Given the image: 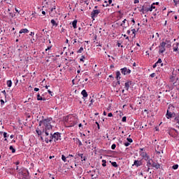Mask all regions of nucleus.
<instances>
[{
  "mask_svg": "<svg viewBox=\"0 0 179 179\" xmlns=\"http://www.w3.org/2000/svg\"><path fill=\"white\" fill-rule=\"evenodd\" d=\"M142 164H143L142 159H137L134 160L133 166H136V167H140V166H142Z\"/></svg>",
  "mask_w": 179,
  "mask_h": 179,
  "instance_id": "13",
  "label": "nucleus"
},
{
  "mask_svg": "<svg viewBox=\"0 0 179 179\" xmlns=\"http://www.w3.org/2000/svg\"><path fill=\"white\" fill-rule=\"evenodd\" d=\"M43 136H45V143H50V142H52V131H50V133H49L48 136L46 134H45Z\"/></svg>",
  "mask_w": 179,
  "mask_h": 179,
  "instance_id": "6",
  "label": "nucleus"
},
{
  "mask_svg": "<svg viewBox=\"0 0 179 179\" xmlns=\"http://www.w3.org/2000/svg\"><path fill=\"white\" fill-rule=\"evenodd\" d=\"M99 13H101V11L100 10H94L91 13V17L93 19L94 17H97L99 15Z\"/></svg>",
  "mask_w": 179,
  "mask_h": 179,
  "instance_id": "11",
  "label": "nucleus"
},
{
  "mask_svg": "<svg viewBox=\"0 0 179 179\" xmlns=\"http://www.w3.org/2000/svg\"><path fill=\"white\" fill-rule=\"evenodd\" d=\"M134 3H139V0H134Z\"/></svg>",
  "mask_w": 179,
  "mask_h": 179,
  "instance_id": "61",
  "label": "nucleus"
},
{
  "mask_svg": "<svg viewBox=\"0 0 179 179\" xmlns=\"http://www.w3.org/2000/svg\"><path fill=\"white\" fill-rule=\"evenodd\" d=\"M66 121H67L69 127H75L76 124H78V118L75 117V116L72 115H69L66 118Z\"/></svg>",
  "mask_w": 179,
  "mask_h": 179,
  "instance_id": "4",
  "label": "nucleus"
},
{
  "mask_svg": "<svg viewBox=\"0 0 179 179\" xmlns=\"http://www.w3.org/2000/svg\"><path fill=\"white\" fill-rule=\"evenodd\" d=\"M8 136H9V135H8V133L4 132L3 133V138H8Z\"/></svg>",
  "mask_w": 179,
  "mask_h": 179,
  "instance_id": "45",
  "label": "nucleus"
},
{
  "mask_svg": "<svg viewBox=\"0 0 179 179\" xmlns=\"http://www.w3.org/2000/svg\"><path fill=\"white\" fill-rule=\"evenodd\" d=\"M36 99H37V100L39 101H45V98H43V97L40 95V94H37Z\"/></svg>",
  "mask_w": 179,
  "mask_h": 179,
  "instance_id": "18",
  "label": "nucleus"
},
{
  "mask_svg": "<svg viewBox=\"0 0 179 179\" xmlns=\"http://www.w3.org/2000/svg\"><path fill=\"white\" fill-rule=\"evenodd\" d=\"M7 86L8 87H12V80H7Z\"/></svg>",
  "mask_w": 179,
  "mask_h": 179,
  "instance_id": "26",
  "label": "nucleus"
},
{
  "mask_svg": "<svg viewBox=\"0 0 179 179\" xmlns=\"http://www.w3.org/2000/svg\"><path fill=\"white\" fill-rule=\"evenodd\" d=\"M143 13H146L148 10V7L143 6Z\"/></svg>",
  "mask_w": 179,
  "mask_h": 179,
  "instance_id": "31",
  "label": "nucleus"
},
{
  "mask_svg": "<svg viewBox=\"0 0 179 179\" xmlns=\"http://www.w3.org/2000/svg\"><path fill=\"white\" fill-rule=\"evenodd\" d=\"M77 24H78V20H75L74 21H73L72 22V26L73 27V29H77Z\"/></svg>",
  "mask_w": 179,
  "mask_h": 179,
  "instance_id": "22",
  "label": "nucleus"
},
{
  "mask_svg": "<svg viewBox=\"0 0 179 179\" xmlns=\"http://www.w3.org/2000/svg\"><path fill=\"white\" fill-rule=\"evenodd\" d=\"M4 96H6V91L3 90L1 92Z\"/></svg>",
  "mask_w": 179,
  "mask_h": 179,
  "instance_id": "58",
  "label": "nucleus"
},
{
  "mask_svg": "<svg viewBox=\"0 0 179 179\" xmlns=\"http://www.w3.org/2000/svg\"><path fill=\"white\" fill-rule=\"evenodd\" d=\"M173 51L176 52L178 51V43H176L173 45Z\"/></svg>",
  "mask_w": 179,
  "mask_h": 179,
  "instance_id": "17",
  "label": "nucleus"
},
{
  "mask_svg": "<svg viewBox=\"0 0 179 179\" xmlns=\"http://www.w3.org/2000/svg\"><path fill=\"white\" fill-rule=\"evenodd\" d=\"M116 79L117 80L121 79V73L120 71H116Z\"/></svg>",
  "mask_w": 179,
  "mask_h": 179,
  "instance_id": "20",
  "label": "nucleus"
},
{
  "mask_svg": "<svg viewBox=\"0 0 179 179\" xmlns=\"http://www.w3.org/2000/svg\"><path fill=\"white\" fill-rule=\"evenodd\" d=\"M157 66H158V64H157V63H155V64H153V66H152V68H156Z\"/></svg>",
  "mask_w": 179,
  "mask_h": 179,
  "instance_id": "54",
  "label": "nucleus"
},
{
  "mask_svg": "<svg viewBox=\"0 0 179 179\" xmlns=\"http://www.w3.org/2000/svg\"><path fill=\"white\" fill-rule=\"evenodd\" d=\"M50 48H52V46H48L46 49L45 51H48Z\"/></svg>",
  "mask_w": 179,
  "mask_h": 179,
  "instance_id": "52",
  "label": "nucleus"
},
{
  "mask_svg": "<svg viewBox=\"0 0 179 179\" xmlns=\"http://www.w3.org/2000/svg\"><path fill=\"white\" fill-rule=\"evenodd\" d=\"M143 150H145V148H140V152H145Z\"/></svg>",
  "mask_w": 179,
  "mask_h": 179,
  "instance_id": "63",
  "label": "nucleus"
},
{
  "mask_svg": "<svg viewBox=\"0 0 179 179\" xmlns=\"http://www.w3.org/2000/svg\"><path fill=\"white\" fill-rule=\"evenodd\" d=\"M122 122H127V117L124 116L122 119Z\"/></svg>",
  "mask_w": 179,
  "mask_h": 179,
  "instance_id": "43",
  "label": "nucleus"
},
{
  "mask_svg": "<svg viewBox=\"0 0 179 179\" xmlns=\"http://www.w3.org/2000/svg\"><path fill=\"white\" fill-rule=\"evenodd\" d=\"M111 165H112L113 167H118V164H117L116 162H111Z\"/></svg>",
  "mask_w": 179,
  "mask_h": 179,
  "instance_id": "32",
  "label": "nucleus"
},
{
  "mask_svg": "<svg viewBox=\"0 0 179 179\" xmlns=\"http://www.w3.org/2000/svg\"><path fill=\"white\" fill-rule=\"evenodd\" d=\"M152 167H154L157 170H159V169H160V164L157 162H152Z\"/></svg>",
  "mask_w": 179,
  "mask_h": 179,
  "instance_id": "15",
  "label": "nucleus"
},
{
  "mask_svg": "<svg viewBox=\"0 0 179 179\" xmlns=\"http://www.w3.org/2000/svg\"><path fill=\"white\" fill-rule=\"evenodd\" d=\"M171 45L169 44V41H162L158 46L159 54H163L166 51V48H170Z\"/></svg>",
  "mask_w": 179,
  "mask_h": 179,
  "instance_id": "3",
  "label": "nucleus"
},
{
  "mask_svg": "<svg viewBox=\"0 0 179 179\" xmlns=\"http://www.w3.org/2000/svg\"><path fill=\"white\" fill-rule=\"evenodd\" d=\"M15 12L17 13V16H19V14H20V10L15 8Z\"/></svg>",
  "mask_w": 179,
  "mask_h": 179,
  "instance_id": "42",
  "label": "nucleus"
},
{
  "mask_svg": "<svg viewBox=\"0 0 179 179\" xmlns=\"http://www.w3.org/2000/svg\"><path fill=\"white\" fill-rule=\"evenodd\" d=\"M17 178L19 179H29L30 173H29V171L26 169H20L17 174Z\"/></svg>",
  "mask_w": 179,
  "mask_h": 179,
  "instance_id": "2",
  "label": "nucleus"
},
{
  "mask_svg": "<svg viewBox=\"0 0 179 179\" xmlns=\"http://www.w3.org/2000/svg\"><path fill=\"white\" fill-rule=\"evenodd\" d=\"M50 23L52 26H55V27H57L58 26V23H57V21H55V20H51Z\"/></svg>",
  "mask_w": 179,
  "mask_h": 179,
  "instance_id": "21",
  "label": "nucleus"
},
{
  "mask_svg": "<svg viewBox=\"0 0 179 179\" xmlns=\"http://www.w3.org/2000/svg\"><path fill=\"white\" fill-rule=\"evenodd\" d=\"M78 54H82L83 52V47H80V49L77 51Z\"/></svg>",
  "mask_w": 179,
  "mask_h": 179,
  "instance_id": "30",
  "label": "nucleus"
},
{
  "mask_svg": "<svg viewBox=\"0 0 179 179\" xmlns=\"http://www.w3.org/2000/svg\"><path fill=\"white\" fill-rule=\"evenodd\" d=\"M8 13H9L10 17H11L12 19H13V17L16 16V13H13L12 12H9Z\"/></svg>",
  "mask_w": 179,
  "mask_h": 179,
  "instance_id": "25",
  "label": "nucleus"
},
{
  "mask_svg": "<svg viewBox=\"0 0 179 179\" xmlns=\"http://www.w3.org/2000/svg\"><path fill=\"white\" fill-rule=\"evenodd\" d=\"M124 37L126 38V40H128V41H129V37L127 36V35H123Z\"/></svg>",
  "mask_w": 179,
  "mask_h": 179,
  "instance_id": "56",
  "label": "nucleus"
},
{
  "mask_svg": "<svg viewBox=\"0 0 179 179\" xmlns=\"http://www.w3.org/2000/svg\"><path fill=\"white\" fill-rule=\"evenodd\" d=\"M78 127H79V128H82V129H83V125L82 124V123H80L78 124Z\"/></svg>",
  "mask_w": 179,
  "mask_h": 179,
  "instance_id": "53",
  "label": "nucleus"
},
{
  "mask_svg": "<svg viewBox=\"0 0 179 179\" xmlns=\"http://www.w3.org/2000/svg\"><path fill=\"white\" fill-rule=\"evenodd\" d=\"M14 164L15 166H19V164H20V162L19 161H17V162H15Z\"/></svg>",
  "mask_w": 179,
  "mask_h": 179,
  "instance_id": "51",
  "label": "nucleus"
},
{
  "mask_svg": "<svg viewBox=\"0 0 179 179\" xmlns=\"http://www.w3.org/2000/svg\"><path fill=\"white\" fill-rule=\"evenodd\" d=\"M10 150H11L12 153H15L16 150L13 148V146L10 145L9 147Z\"/></svg>",
  "mask_w": 179,
  "mask_h": 179,
  "instance_id": "28",
  "label": "nucleus"
},
{
  "mask_svg": "<svg viewBox=\"0 0 179 179\" xmlns=\"http://www.w3.org/2000/svg\"><path fill=\"white\" fill-rule=\"evenodd\" d=\"M108 117H113V113H109L108 114Z\"/></svg>",
  "mask_w": 179,
  "mask_h": 179,
  "instance_id": "59",
  "label": "nucleus"
},
{
  "mask_svg": "<svg viewBox=\"0 0 179 179\" xmlns=\"http://www.w3.org/2000/svg\"><path fill=\"white\" fill-rule=\"evenodd\" d=\"M173 110H174V106L169 104L166 114V117L167 120H170V118H174V117H176L175 113L170 112V110L173 111Z\"/></svg>",
  "mask_w": 179,
  "mask_h": 179,
  "instance_id": "5",
  "label": "nucleus"
},
{
  "mask_svg": "<svg viewBox=\"0 0 179 179\" xmlns=\"http://www.w3.org/2000/svg\"><path fill=\"white\" fill-rule=\"evenodd\" d=\"M48 92L49 93V94H50V96H52V92L51 90H48Z\"/></svg>",
  "mask_w": 179,
  "mask_h": 179,
  "instance_id": "55",
  "label": "nucleus"
},
{
  "mask_svg": "<svg viewBox=\"0 0 179 179\" xmlns=\"http://www.w3.org/2000/svg\"><path fill=\"white\" fill-rule=\"evenodd\" d=\"M124 146L128 147L129 146L130 143L129 142L124 143Z\"/></svg>",
  "mask_w": 179,
  "mask_h": 179,
  "instance_id": "48",
  "label": "nucleus"
},
{
  "mask_svg": "<svg viewBox=\"0 0 179 179\" xmlns=\"http://www.w3.org/2000/svg\"><path fill=\"white\" fill-rule=\"evenodd\" d=\"M52 141H54V142L61 141V133H59V132L54 133L53 134H52Z\"/></svg>",
  "mask_w": 179,
  "mask_h": 179,
  "instance_id": "7",
  "label": "nucleus"
},
{
  "mask_svg": "<svg viewBox=\"0 0 179 179\" xmlns=\"http://www.w3.org/2000/svg\"><path fill=\"white\" fill-rule=\"evenodd\" d=\"M131 31H132V34H134L133 37H135V36H136V29H131Z\"/></svg>",
  "mask_w": 179,
  "mask_h": 179,
  "instance_id": "35",
  "label": "nucleus"
},
{
  "mask_svg": "<svg viewBox=\"0 0 179 179\" xmlns=\"http://www.w3.org/2000/svg\"><path fill=\"white\" fill-rule=\"evenodd\" d=\"M83 59H85V56H82L81 58L80 59V61H81V62H84Z\"/></svg>",
  "mask_w": 179,
  "mask_h": 179,
  "instance_id": "50",
  "label": "nucleus"
},
{
  "mask_svg": "<svg viewBox=\"0 0 179 179\" xmlns=\"http://www.w3.org/2000/svg\"><path fill=\"white\" fill-rule=\"evenodd\" d=\"M104 3H105V4H103V7H105V6L107 7V6H110V4L108 3L107 1H104Z\"/></svg>",
  "mask_w": 179,
  "mask_h": 179,
  "instance_id": "40",
  "label": "nucleus"
},
{
  "mask_svg": "<svg viewBox=\"0 0 179 179\" xmlns=\"http://www.w3.org/2000/svg\"><path fill=\"white\" fill-rule=\"evenodd\" d=\"M90 103L89 104V107H92L93 106V103H94V99H92V96L90 98Z\"/></svg>",
  "mask_w": 179,
  "mask_h": 179,
  "instance_id": "24",
  "label": "nucleus"
},
{
  "mask_svg": "<svg viewBox=\"0 0 179 179\" xmlns=\"http://www.w3.org/2000/svg\"><path fill=\"white\" fill-rule=\"evenodd\" d=\"M115 148H117V145L113 144L112 146H111V149H112L113 150H115Z\"/></svg>",
  "mask_w": 179,
  "mask_h": 179,
  "instance_id": "41",
  "label": "nucleus"
},
{
  "mask_svg": "<svg viewBox=\"0 0 179 179\" xmlns=\"http://www.w3.org/2000/svg\"><path fill=\"white\" fill-rule=\"evenodd\" d=\"M38 90H40V89L37 88V87H35L34 88V92H38Z\"/></svg>",
  "mask_w": 179,
  "mask_h": 179,
  "instance_id": "62",
  "label": "nucleus"
},
{
  "mask_svg": "<svg viewBox=\"0 0 179 179\" xmlns=\"http://www.w3.org/2000/svg\"><path fill=\"white\" fill-rule=\"evenodd\" d=\"M121 71V73L122 75H129V73H131V69L127 68V67H124L122 69H120Z\"/></svg>",
  "mask_w": 179,
  "mask_h": 179,
  "instance_id": "8",
  "label": "nucleus"
},
{
  "mask_svg": "<svg viewBox=\"0 0 179 179\" xmlns=\"http://www.w3.org/2000/svg\"><path fill=\"white\" fill-rule=\"evenodd\" d=\"M173 2H174V3L176 4V5H178V1H176V0H173Z\"/></svg>",
  "mask_w": 179,
  "mask_h": 179,
  "instance_id": "60",
  "label": "nucleus"
},
{
  "mask_svg": "<svg viewBox=\"0 0 179 179\" xmlns=\"http://www.w3.org/2000/svg\"><path fill=\"white\" fill-rule=\"evenodd\" d=\"M172 169H173V170H177V169H178V164H175L172 166Z\"/></svg>",
  "mask_w": 179,
  "mask_h": 179,
  "instance_id": "39",
  "label": "nucleus"
},
{
  "mask_svg": "<svg viewBox=\"0 0 179 179\" xmlns=\"http://www.w3.org/2000/svg\"><path fill=\"white\" fill-rule=\"evenodd\" d=\"M76 143H78V146H82V141L79 138H76Z\"/></svg>",
  "mask_w": 179,
  "mask_h": 179,
  "instance_id": "27",
  "label": "nucleus"
},
{
  "mask_svg": "<svg viewBox=\"0 0 179 179\" xmlns=\"http://www.w3.org/2000/svg\"><path fill=\"white\" fill-rule=\"evenodd\" d=\"M19 33H20V34H26L29 33V29H27L26 28L22 29H20Z\"/></svg>",
  "mask_w": 179,
  "mask_h": 179,
  "instance_id": "16",
  "label": "nucleus"
},
{
  "mask_svg": "<svg viewBox=\"0 0 179 179\" xmlns=\"http://www.w3.org/2000/svg\"><path fill=\"white\" fill-rule=\"evenodd\" d=\"M0 102L1 106H3V104H5V101H3V99H1Z\"/></svg>",
  "mask_w": 179,
  "mask_h": 179,
  "instance_id": "47",
  "label": "nucleus"
},
{
  "mask_svg": "<svg viewBox=\"0 0 179 179\" xmlns=\"http://www.w3.org/2000/svg\"><path fill=\"white\" fill-rule=\"evenodd\" d=\"M155 5H156V3H153L152 5H151V7L152 9H156V6H155Z\"/></svg>",
  "mask_w": 179,
  "mask_h": 179,
  "instance_id": "49",
  "label": "nucleus"
},
{
  "mask_svg": "<svg viewBox=\"0 0 179 179\" xmlns=\"http://www.w3.org/2000/svg\"><path fill=\"white\" fill-rule=\"evenodd\" d=\"M81 94L83 97H87V96H89V94H87V92H86V90H83L81 92Z\"/></svg>",
  "mask_w": 179,
  "mask_h": 179,
  "instance_id": "19",
  "label": "nucleus"
},
{
  "mask_svg": "<svg viewBox=\"0 0 179 179\" xmlns=\"http://www.w3.org/2000/svg\"><path fill=\"white\" fill-rule=\"evenodd\" d=\"M66 159H68V157H65V155H62V160L64 162V163L66 162Z\"/></svg>",
  "mask_w": 179,
  "mask_h": 179,
  "instance_id": "29",
  "label": "nucleus"
},
{
  "mask_svg": "<svg viewBox=\"0 0 179 179\" xmlns=\"http://www.w3.org/2000/svg\"><path fill=\"white\" fill-rule=\"evenodd\" d=\"M106 163H107V162L106 161V159H103L102 160V166H103V167H106V166H107Z\"/></svg>",
  "mask_w": 179,
  "mask_h": 179,
  "instance_id": "34",
  "label": "nucleus"
},
{
  "mask_svg": "<svg viewBox=\"0 0 179 179\" xmlns=\"http://www.w3.org/2000/svg\"><path fill=\"white\" fill-rule=\"evenodd\" d=\"M150 78H155L156 76V73H152L150 75Z\"/></svg>",
  "mask_w": 179,
  "mask_h": 179,
  "instance_id": "44",
  "label": "nucleus"
},
{
  "mask_svg": "<svg viewBox=\"0 0 179 179\" xmlns=\"http://www.w3.org/2000/svg\"><path fill=\"white\" fill-rule=\"evenodd\" d=\"M54 10H55V8H52L50 12V16H51V17H54Z\"/></svg>",
  "mask_w": 179,
  "mask_h": 179,
  "instance_id": "23",
  "label": "nucleus"
},
{
  "mask_svg": "<svg viewBox=\"0 0 179 179\" xmlns=\"http://www.w3.org/2000/svg\"><path fill=\"white\" fill-rule=\"evenodd\" d=\"M127 33L128 34H131V31H130V30H127Z\"/></svg>",
  "mask_w": 179,
  "mask_h": 179,
  "instance_id": "64",
  "label": "nucleus"
},
{
  "mask_svg": "<svg viewBox=\"0 0 179 179\" xmlns=\"http://www.w3.org/2000/svg\"><path fill=\"white\" fill-rule=\"evenodd\" d=\"M152 10H153V8L151 6H149L148 12H152Z\"/></svg>",
  "mask_w": 179,
  "mask_h": 179,
  "instance_id": "46",
  "label": "nucleus"
},
{
  "mask_svg": "<svg viewBox=\"0 0 179 179\" xmlns=\"http://www.w3.org/2000/svg\"><path fill=\"white\" fill-rule=\"evenodd\" d=\"M174 120L176 121V122H179V115L175 116Z\"/></svg>",
  "mask_w": 179,
  "mask_h": 179,
  "instance_id": "36",
  "label": "nucleus"
},
{
  "mask_svg": "<svg viewBox=\"0 0 179 179\" xmlns=\"http://www.w3.org/2000/svg\"><path fill=\"white\" fill-rule=\"evenodd\" d=\"M108 2L109 5H111L113 3V0H108Z\"/></svg>",
  "mask_w": 179,
  "mask_h": 179,
  "instance_id": "57",
  "label": "nucleus"
},
{
  "mask_svg": "<svg viewBox=\"0 0 179 179\" xmlns=\"http://www.w3.org/2000/svg\"><path fill=\"white\" fill-rule=\"evenodd\" d=\"M145 162H147V167H148L146 172L149 173V170H150V167H152V164L151 162H153V161L150 158H149L148 160H145Z\"/></svg>",
  "mask_w": 179,
  "mask_h": 179,
  "instance_id": "12",
  "label": "nucleus"
},
{
  "mask_svg": "<svg viewBox=\"0 0 179 179\" xmlns=\"http://www.w3.org/2000/svg\"><path fill=\"white\" fill-rule=\"evenodd\" d=\"M131 85H132V81L128 80L124 83V89L126 90H129V87H131Z\"/></svg>",
  "mask_w": 179,
  "mask_h": 179,
  "instance_id": "14",
  "label": "nucleus"
},
{
  "mask_svg": "<svg viewBox=\"0 0 179 179\" xmlns=\"http://www.w3.org/2000/svg\"><path fill=\"white\" fill-rule=\"evenodd\" d=\"M127 141L129 143H132L134 142V140H132V138H127Z\"/></svg>",
  "mask_w": 179,
  "mask_h": 179,
  "instance_id": "37",
  "label": "nucleus"
},
{
  "mask_svg": "<svg viewBox=\"0 0 179 179\" xmlns=\"http://www.w3.org/2000/svg\"><path fill=\"white\" fill-rule=\"evenodd\" d=\"M120 26L122 27V29H127L128 26H129V23L128 22V20L127 19H124L121 23Z\"/></svg>",
  "mask_w": 179,
  "mask_h": 179,
  "instance_id": "10",
  "label": "nucleus"
},
{
  "mask_svg": "<svg viewBox=\"0 0 179 179\" xmlns=\"http://www.w3.org/2000/svg\"><path fill=\"white\" fill-rule=\"evenodd\" d=\"M51 121H52V118L47 117L39 122V127H41L42 125L44 127L42 129L37 127L36 131L38 136H41L43 134H46V135L48 136V134L51 133V131H52V125H51Z\"/></svg>",
  "mask_w": 179,
  "mask_h": 179,
  "instance_id": "1",
  "label": "nucleus"
},
{
  "mask_svg": "<svg viewBox=\"0 0 179 179\" xmlns=\"http://www.w3.org/2000/svg\"><path fill=\"white\" fill-rule=\"evenodd\" d=\"M139 153L140 156H141L144 160H149V159H150V157L148 155V153H146V152H140Z\"/></svg>",
  "mask_w": 179,
  "mask_h": 179,
  "instance_id": "9",
  "label": "nucleus"
},
{
  "mask_svg": "<svg viewBox=\"0 0 179 179\" xmlns=\"http://www.w3.org/2000/svg\"><path fill=\"white\" fill-rule=\"evenodd\" d=\"M162 59L159 58L158 59L157 62L155 64H157V65H158L159 66V64H162Z\"/></svg>",
  "mask_w": 179,
  "mask_h": 179,
  "instance_id": "38",
  "label": "nucleus"
},
{
  "mask_svg": "<svg viewBox=\"0 0 179 179\" xmlns=\"http://www.w3.org/2000/svg\"><path fill=\"white\" fill-rule=\"evenodd\" d=\"M79 157H81V159H83L84 162H86V157H83V154H78Z\"/></svg>",
  "mask_w": 179,
  "mask_h": 179,
  "instance_id": "33",
  "label": "nucleus"
}]
</instances>
